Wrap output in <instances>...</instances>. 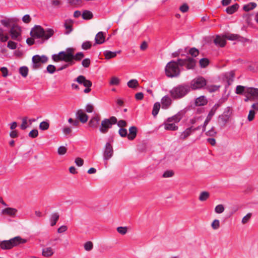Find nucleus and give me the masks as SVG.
I'll return each instance as SVG.
<instances>
[{
  "label": "nucleus",
  "mask_w": 258,
  "mask_h": 258,
  "mask_svg": "<svg viewBox=\"0 0 258 258\" xmlns=\"http://www.w3.org/2000/svg\"><path fill=\"white\" fill-rule=\"evenodd\" d=\"M196 63V60L191 57L178 59L177 61L171 60L165 66V74L169 78L178 77L181 72L179 67H185L187 70H192L194 69Z\"/></svg>",
  "instance_id": "nucleus-1"
},
{
  "label": "nucleus",
  "mask_w": 258,
  "mask_h": 258,
  "mask_svg": "<svg viewBox=\"0 0 258 258\" xmlns=\"http://www.w3.org/2000/svg\"><path fill=\"white\" fill-rule=\"evenodd\" d=\"M84 56L82 52H79L74 54V49L73 48H68L66 51H62L57 54H54L52 56V59L55 62L64 61L68 62V64L64 65L59 68L58 71H60L67 68L70 65L75 64V60L80 61Z\"/></svg>",
  "instance_id": "nucleus-2"
},
{
  "label": "nucleus",
  "mask_w": 258,
  "mask_h": 258,
  "mask_svg": "<svg viewBox=\"0 0 258 258\" xmlns=\"http://www.w3.org/2000/svg\"><path fill=\"white\" fill-rule=\"evenodd\" d=\"M55 31L51 28L44 30L41 26H35L31 31L30 34L34 38H41L44 40H47L52 37Z\"/></svg>",
  "instance_id": "nucleus-3"
},
{
  "label": "nucleus",
  "mask_w": 258,
  "mask_h": 258,
  "mask_svg": "<svg viewBox=\"0 0 258 258\" xmlns=\"http://www.w3.org/2000/svg\"><path fill=\"white\" fill-rule=\"evenodd\" d=\"M190 91V87L187 84L179 85L170 91L171 96L174 99H180Z\"/></svg>",
  "instance_id": "nucleus-4"
},
{
  "label": "nucleus",
  "mask_w": 258,
  "mask_h": 258,
  "mask_svg": "<svg viewBox=\"0 0 258 258\" xmlns=\"http://www.w3.org/2000/svg\"><path fill=\"white\" fill-rule=\"evenodd\" d=\"M27 240L21 238L20 236H16L9 240H4L0 244L2 249H11L12 247L17 246L21 243H25Z\"/></svg>",
  "instance_id": "nucleus-5"
},
{
  "label": "nucleus",
  "mask_w": 258,
  "mask_h": 258,
  "mask_svg": "<svg viewBox=\"0 0 258 258\" xmlns=\"http://www.w3.org/2000/svg\"><path fill=\"white\" fill-rule=\"evenodd\" d=\"M117 123V118L115 116H111L109 118H104L102 120L99 127V131L102 134H106L112 125Z\"/></svg>",
  "instance_id": "nucleus-6"
},
{
  "label": "nucleus",
  "mask_w": 258,
  "mask_h": 258,
  "mask_svg": "<svg viewBox=\"0 0 258 258\" xmlns=\"http://www.w3.org/2000/svg\"><path fill=\"white\" fill-rule=\"evenodd\" d=\"M113 155V150L112 145L110 143L105 144L103 151V160L105 161L104 166L107 167V160L110 159Z\"/></svg>",
  "instance_id": "nucleus-7"
},
{
  "label": "nucleus",
  "mask_w": 258,
  "mask_h": 258,
  "mask_svg": "<svg viewBox=\"0 0 258 258\" xmlns=\"http://www.w3.org/2000/svg\"><path fill=\"white\" fill-rule=\"evenodd\" d=\"M206 85V80L202 77H199L191 81L189 87L193 90H196L201 89Z\"/></svg>",
  "instance_id": "nucleus-8"
},
{
  "label": "nucleus",
  "mask_w": 258,
  "mask_h": 258,
  "mask_svg": "<svg viewBox=\"0 0 258 258\" xmlns=\"http://www.w3.org/2000/svg\"><path fill=\"white\" fill-rule=\"evenodd\" d=\"M48 60L47 57L45 55L40 56L38 55H36L32 57L33 68L37 69L39 68L41 64L47 62Z\"/></svg>",
  "instance_id": "nucleus-9"
},
{
  "label": "nucleus",
  "mask_w": 258,
  "mask_h": 258,
  "mask_svg": "<svg viewBox=\"0 0 258 258\" xmlns=\"http://www.w3.org/2000/svg\"><path fill=\"white\" fill-rule=\"evenodd\" d=\"M219 105L217 104H215L209 111L203 124L202 125V133L206 131V128L207 125L208 124L212 117L215 114L216 110L219 107Z\"/></svg>",
  "instance_id": "nucleus-10"
},
{
  "label": "nucleus",
  "mask_w": 258,
  "mask_h": 258,
  "mask_svg": "<svg viewBox=\"0 0 258 258\" xmlns=\"http://www.w3.org/2000/svg\"><path fill=\"white\" fill-rule=\"evenodd\" d=\"M10 33L13 39L20 40L21 29L19 26L13 25L10 29Z\"/></svg>",
  "instance_id": "nucleus-11"
},
{
  "label": "nucleus",
  "mask_w": 258,
  "mask_h": 258,
  "mask_svg": "<svg viewBox=\"0 0 258 258\" xmlns=\"http://www.w3.org/2000/svg\"><path fill=\"white\" fill-rule=\"evenodd\" d=\"M245 93L247 94V98L245 101H247L248 98L252 99H258V89L254 88H248L246 89Z\"/></svg>",
  "instance_id": "nucleus-12"
},
{
  "label": "nucleus",
  "mask_w": 258,
  "mask_h": 258,
  "mask_svg": "<svg viewBox=\"0 0 258 258\" xmlns=\"http://www.w3.org/2000/svg\"><path fill=\"white\" fill-rule=\"evenodd\" d=\"M168 119H166L163 123L162 126H164V129L166 131H175L178 130V126L175 124L174 122H168Z\"/></svg>",
  "instance_id": "nucleus-13"
},
{
  "label": "nucleus",
  "mask_w": 258,
  "mask_h": 258,
  "mask_svg": "<svg viewBox=\"0 0 258 258\" xmlns=\"http://www.w3.org/2000/svg\"><path fill=\"white\" fill-rule=\"evenodd\" d=\"M79 84L83 85L84 87H91L92 82L87 80L85 77L82 75L78 76L75 80Z\"/></svg>",
  "instance_id": "nucleus-14"
},
{
  "label": "nucleus",
  "mask_w": 258,
  "mask_h": 258,
  "mask_svg": "<svg viewBox=\"0 0 258 258\" xmlns=\"http://www.w3.org/2000/svg\"><path fill=\"white\" fill-rule=\"evenodd\" d=\"M18 212L17 209L13 208H6L1 211V214L3 215L9 216L12 217H15Z\"/></svg>",
  "instance_id": "nucleus-15"
},
{
  "label": "nucleus",
  "mask_w": 258,
  "mask_h": 258,
  "mask_svg": "<svg viewBox=\"0 0 258 258\" xmlns=\"http://www.w3.org/2000/svg\"><path fill=\"white\" fill-rule=\"evenodd\" d=\"M192 126H190L186 128L184 131L180 134L179 139L180 140L184 141L192 135Z\"/></svg>",
  "instance_id": "nucleus-16"
},
{
  "label": "nucleus",
  "mask_w": 258,
  "mask_h": 258,
  "mask_svg": "<svg viewBox=\"0 0 258 258\" xmlns=\"http://www.w3.org/2000/svg\"><path fill=\"white\" fill-rule=\"evenodd\" d=\"M172 100L168 96H164L161 99L162 108L167 109L171 104Z\"/></svg>",
  "instance_id": "nucleus-17"
},
{
  "label": "nucleus",
  "mask_w": 258,
  "mask_h": 258,
  "mask_svg": "<svg viewBox=\"0 0 258 258\" xmlns=\"http://www.w3.org/2000/svg\"><path fill=\"white\" fill-rule=\"evenodd\" d=\"M106 33L100 31L95 36V44H101L104 42Z\"/></svg>",
  "instance_id": "nucleus-18"
},
{
  "label": "nucleus",
  "mask_w": 258,
  "mask_h": 258,
  "mask_svg": "<svg viewBox=\"0 0 258 258\" xmlns=\"http://www.w3.org/2000/svg\"><path fill=\"white\" fill-rule=\"evenodd\" d=\"M74 24L73 20L71 19H67L65 20L64 27L66 30V34H70L73 31V25Z\"/></svg>",
  "instance_id": "nucleus-19"
},
{
  "label": "nucleus",
  "mask_w": 258,
  "mask_h": 258,
  "mask_svg": "<svg viewBox=\"0 0 258 258\" xmlns=\"http://www.w3.org/2000/svg\"><path fill=\"white\" fill-rule=\"evenodd\" d=\"M77 116L78 119L82 123H85L88 120V115L82 110H79L77 111Z\"/></svg>",
  "instance_id": "nucleus-20"
},
{
  "label": "nucleus",
  "mask_w": 258,
  "mask_h": 258,
  "mask_svg": "<svg viewBox=\"0 0 258 258\" xmlns=\"http://www.w3.org/2000/svg\"><path fill=\"white\" fill-rule=\"evenodd\" d=\"M225 78L226 80L228 85H230L232 84L233 81L234 76H235V72L234 71H231L229 72H227L225 74Z\"/></svg>",
  "instance_id": "nucleus-21"
},
{
  "label": "nucleus",
  "mask_w": 258,
  "mask_h": 258,
  "mask_svg": "<svg viewBox=\"0 0 258 258\" xmlns=\"http://www.w3.org/2000/svg\"><path fill=\"white\" fill-rule=\"evenodd\" d=\"M225 37H221L220 36H217L214 40V42L215 45L220 47H223L226 43Z\"/></svg>",
  "instance_id": "nucleus-22"
},
{
  "label": "nucleus",
  "mask_w": 258,
  "mask_h": 258,
  "mask_svg": "<svg viewBox=\"0 0 258 258\" xmlns=\"http://www.w3.org/2000/svg\"><path fill=\"white\" fill-rule=\"evenodd\" d=\"M207 99L204 96H201L197 98L195 100V105L197 106H204L207 104Z\"/></svg>",
  "instance_id": "nucleus-23"
},
{
  "label": "nucleus",
  "mask_w": 258,
  "mask_h": 258,
  "mask_svg": "<svg viewBox=\"0 0 258 258\" xmlns=\"http://www.w3.org/2000/svg\"><path fill=\"white\" fill-rule=\"evenodd\" d=\"M120 50L114 52H112L109 50H105L103 52V54L105 59H109L110 58L115 57L116 56L117 54L120 53Z\"/></svg>",
  "instance_id": "nucleus-24"
},
{
  "label": "nucleus",
  "mask_w": 258,
  "mask_h": 258,
  "mask_svg": "<svg viewBox=\"0 0 258 258\" xmlns=\"http://www.w3.org/2000/svg\"><path fill=\"white\" fill-rule=\"evenodd\" d=\"M100 120V117L98 114L93 116L89 122V125L92 127H96Z\"/></svg>",
  "instance_id": "nucleus-25"
},
{
  "label": "nucleus",
  "mask_w": 258,
  "mask_h": 258,
  "mask_svg": "<svg viewBox=\"0 0 258 258\" xmlns=\"http://www.w3.org/2000/svg\"><path fill=\"white\" fill-rule=\"evenodd\" d=\"M229 118L230 117H228V115L221 114L219 115L218 117V122L221 125V126H224L229 121Z\"/></svg>",
  "instance_id": "nucleus-26"
},
{
  "label": "nucleus",
  "mask_w": 258,
  "mask_h": 258,
  "mask_svg": "<svg viewBox=\"0 0 258 258\" xmlns=\"http://www.w3.org/2000/svg\"><path fill=\"white\" fill-rule=\"evenodd\" d=\"M137 130L135 126H131L129 128V134L127 135V138L130 140H134L137 136Z\"/></svg>",
  "instance_id": "nucleus-27"
},
{
  "label": "nucleus",
  "mask_w": 258,
  "mask_h": 258,
  "mask_svg": "<svg viewBox=\"0 0 258 258\" xmlns=\"http://www.w3.org/2000/svg\"><path fill=\"white\" fill-rule=\"evenodd\" d=\"M181 114L178 113L171 117H168L167 119H168V122H172L176 124L181 120Z\"/></svg>",
  "instance_id": "nucleus-28"
},
{
  "label": "nucleus",
  "mask_w": 258,
  "mask_h": 258,
  "mask_svg": "<svg viewBox=\"0 0 258 258\" xmlns=\"http://www.w3.org/2000/svg\"><path fill=\"white\" fill-rule=\"evenodd\" d=\"M54 253L53 249L50 247H46L42 249V255L45 257H49L53 255Z\"/></svg>",
  "instance_id": "nucleus-29"
},
{
  "label": "nucleus",
  "mask_w": 258,
  "mask_h": 258,
  "mask_svg": "<svg viewBox=\"0 0 258 258\" xmlns=\"http://www.w3.org/2000/svg\"><path fill=\"white\" fill-rule=\"evenodd\" d=\"M59 219V215L57 213H54L50 217V223L51 226H54Z\"/></svg>",
  "instance_id": "nucleus-30"
},
{
  "label": "nucleus",
  "mask_w": 258,
  "mask_h": 258,
  "mask_svg": "<svg viewBox=\"0 0 258 258\" xmlns=\"http://www.w3.org/2000/svg\"><path fill=\"white\" fill-rule=\"evenodd\" d=\"M256 6L257 5L255 3L250 2L246 5H244L243 7V10L245 12H248L253 10L256 8Z\"/></svg>",
  "instance_id": "nucleus-31"
},
{
  "label": "nucleus",
  "mask_w": 258,
  "mask_h": 258,
  "mask_svg": "<svg viewBox=\"0 0 258 258\" xmlns=\"http://www.w3.org/2000/svg\"><path fill=\"white\" fill-rule=\"evenodd\" d=\"M238 8L239 5L237 4H235L227 7L226 9V11L229 14H232L237 10Z\"/></svg>",
  "instance_id": "nucleus-32"
},
{
  "label": "nucleus",
  "mask_w": 258,
  "mask_h": 258,
  "mask_svg": "<svg viewBox=\"0 0 258 258\" xmlns=\"http://www.w3.org/2000/svg\"><path fill=\"white\" fill-rule=\"evenodd\" d=\"M210 197V194L208 191H202L201 192L199 200L201 202L206 201Z\"/></svg>",
  "instance_id": "nucleus-33"
},
{
  "label": "nucleus",
  "mask_w": 258,
  "mask_h": 258,
  "mask_svg": "<svg viewBox=\"0 0 258 258\" xmlns=\"http://www.w3.org/2000/svg\"><path fill=\"white\" fill-rule=\"evenodd\" d=\"M9 39L8 35L5 33V30L0 28V41L6 42Z\"/></svg>",
  "instance_id": "nucleus-34"
},
{
  "label": "nucleus",
  "mask_w": 258,
  "mask_h": 258,
  "mask_svg": "<svg viewBox=\"0 0 258 258\" xmlns=\"http://www.w3.org/2000/svg\"><path fill=\"white\" fill-rule=\"evenodd\" d=\"M127 86L130 88H136L139 86V83L136 79H132L127 83Z\"/></svg>",
  "instance_id": "nucleus-35"
},
{
  "label": "nucleus",
  "mask_w": 258,
  "mask_h": 258,
  "mask_svg": "<svg viewBox=\"0 0 258 258\" xmlns=\"http://www.w3.org/2000/svg\"><path fill=\"white\" fill-rule=\"evenodd\" d=\"M160 104L159 102H156L154 104L152 110V115L154 116H156L158 114L160 110Z\"/></svg>",
  "instance_id": "nucleus-36"
},
{
  "label": "nucleus",
  "mask_w": 258,
  "mask_h": 258,
  "mask_svg": "<svg viewBox=\"0 0 258 258\" xmlns=\"http://www.w3.org/2000/svg\"><path fill=\"white\" fill-rule=\"evenodd\" d=\"M82 18L85 20H90L93 17L92 13L89 11H84L82 13Z\"/></svg>",
  "instance_id": "nucleus-37"
},
{
  "label": "nucleus",
  "mask_w": 258,
  "mask_h": 258,
  "mask_svg": "<svg viewBox=\"0 0 258 258\" xmlns=\"http://www.w3.org/2000/svg\"><path fill=\"white\" fill-rule=\"evenodd\" d=\"M49 127V123L48 120L43 121L39 124V128L42 131H45L48 129Z\"/></svg>",
  "instance_id": "nucleus-38"
},
{
  "label": "nucleus",
  "mask_w": 258,
  "mask_h": 258,
  "mask_svg": "<svg viewBox=\"0 0 258 258\" xmlns=\"http://www.w3.org/2000/svg\"><path fill=\"white\" fill-rule=\"evenodd\" d=\"M120 80L117 77L113 76L111 77L109 82V85L111 86L118 85L120 83Z\"/></svg>",
  "instance_id": "nucleus-39"
},
{
  "label": "nucleus",
  "mask_w": 258,
  "mask_h": 258,
  "mask_svg": "<svg viewBox=\"0 0 258 258\" xmlns=\"http://www.w3.org/2000/svg\"><path fill=\"white\" fill-rule=\"evenodd\" d=\"M200 66L201 68H204L207 67L209 64V60L208 58H203L199 61Z\"/></svg>",
  "instance_id": "nucleus-40"
},
{
  "label": "nucleus",
  "mask_w": 258,
  "mask_h": 258,
  "mask_svg": "<svg viewBox=\"0 0 258 258\" xmlns=\"http://www.w3.org/2000/svg\"><path fill=\"white\" fill-rule=\"evenodd\" d=\"M20 74L23 77H26L28 73V68L27 67H22L19 69Z\"/></svg>",
  "instance_id": "nucleus-41"
},
{
  "label": "nucleus",
  "mask_w": 258,
  "mask_h": 258,
  "mask_svg": "<svg viewBox=\"0 0 258 258\" xmlns=\"http://www.w3.org/2000/svg\"><path fill=\"white\" fill-rule=\"evenodd\" d=\"M225 37L229 40H235L238 39L239 36L237 34H227L225 35Z\"/></svg>",
  "instance_id": "nucleus-42"
},
{
  "label": "nucleus",
  "mask_w": 258,
  "mask_h": 258,
  "mask_svg": "<svg viewBox=\"0 0 258 258\" xmlns=\"http://www.w3.org/2000/svg\"><path fill=\"white\" fill-rule=\"evenodd\" d=\"M246 89L244 86L238 85L236 87L235 93L237 94H241L246 91Z\"/></svg>",
  "instance_id": "nucleus-43"
},
{
  "label": "nucleus",
  "mask_w": 258,
  "mask_h": 258,
  "mask_svg": "<svg viewBox=\"0 0 258 258\" xmlns=\"http://www.w3.org/2000/svg\"><path fill=\"white\" fill-rule=\"evenodd\" d=\"M205 134L207 136L215 137L217 135V132L215 130V127L213 126L210 130L206 132Z\"/></svg>",
  "instance_id": "nucleus-44"
},
{
  "label": "nucleus",
  "mask_w": 258,
  "mask_h": 258,
  "mask_svg": "<svg viewBox=\"0 0 258 258\" xmlns=\"http://www.w3.org/2000/svg\"><path fill=\"white\" fill-rule=\"evenodd\" d=\"M224 207L223 205L219 204L216 206L215 212L217 214H221L224 211Z\"/></svg>",
  "instance_id": "nucleus-45"
},
{
  "label": "nucleus",
  "mask_w": 258,
  "mask_h": 258,
  "mask_svg": "<svg viewBox=\"0 0 258 258\" xmlns=\"http://www.w3.org/2000/svg\"><path fill=\"white\" fill-rule=\"evenodd\" d=\"M92 46V43L90 41H87L84 42L82 44V48L84 50H88Z\"/></svg>",
  "instance_id": "nucleus-46"
},
{
  "label": "nucleus",
  "mask_w": 258,
  "mask_h": 258,
  "mask_svg": "<svg viewBox=\"0 0 258 258\" xmlns=\"http://www.w3.org/2000/svg\"><path fill=\"white\" fill-rule=\"evenodd\" d=\"M27 123L28 118L27 117H23L22 119V122L20 126L22 130H25V129H26L28 127Z\"/></svg>",
  "instance_id": "nucleus-47"
},
{
  "label": "nucleus",
  "mask_w": 258,
  "mask_h": 258,
  "mask_svg": "<svg viewBox=\"0 0 258 258\" xmlns=\"http://www.w3.org/2000/svg\"><path fill=\"white\" fill-rule=\"evenodd\" d=\"M211 226L214 230L218 229L220 227L219 220L217 219L214 220L211 224Z\"/></svg>",
  "instance_id": "nucleus-48"
},
{
  "label": "nucleus",
  "mask_w": 258,
  "mask_h": 258,
  "mask_svg": "<svg viewBox=\"0 0 258 258\" xmlns=\"http://www.w3.org/2000/svg\"><path fill=\"white\" fill-rule=\"evenodd\" d=\"M219 86L217 85H208L207 86V89L210 92H214L218 90Z\"/></svg>",
  "instance_id": "nucleus-49"
},
{
  "label": "nucleus",
  "mask_w": 258,
  "mask_h": 258,
  "mask_svg": "<svg viewBox=\"0 0 258 258\" xmlns=\"http://www.w3.org/2000/svg\"><path fill=\"white\" fill-rule=\"evenodd\" d=\"M117 231L121 235H124L127 231L126 227H118L117 228Z\"/></svg>",
  "instance_id": "nucleus-50"
},
{
  "label": "nucleus",
  "mask_w": 258,
  "mask_h": 258,
  "mask_svg": "<svg viewBox=\"0 0 258 258\" xmlns=\"http://www.w3.org/2000/svg\"><path fill=\"white\" fill-rule=\"evenodd\" d=\"M251 213L247 214L242 219L241 222L242 224H246L248 222L251 217Z\"/></svg>",
  "instance_id": "nucleus-51"
},
{
  "label": "nucleus",
  "mask_w": 258,
  "mask_h": 258,
  "mask_svg": "<svg viewBox=\"0 0 258 258\" xmlns=\"http://www.w3.org/2000/svg\"><path fill=\"white\" fill-rule=\"evenodd\" d=\"M84 248L87 251H90L93 248V243L91 241H88L84 244Z\"/></svg>",
  "instance_id": "nucleus-52"
},
{
  "label": "nucleus",
  "mask_w": 258,
  "mask_h": 258,
  "mask_svg": "<svg viewBox=\"0 0 258 258\" xmlns=\"http://www.w3.org/2000/svg\"><path fill=\"white\" fill-rule=\"evenodd\" d=\"M91 63L90 59L88 58H85L82 61V64L84 68H88Z\"/></svg>",
  "instance_id": "nucleus-53"
},
{
  "label": "nucleus",
  "mask_w": 258,
  "mask_h": 258,
  "mask_svg": "<svg viewBox=\"0 0 258 258\" xmlns=\"http://www.w3.org/2000/svg\"><path fill=\"white\" fill-rule=\"evenodd\" d=\"M17 43L12 41H9L8 42V47L9 48L11 49H15L17 48Z\"/></svg>",
  "instance_id": "nucleus-54"
},
{
  "label": "nucleus",
  "mask_w": 258,
  "mask_h": 258,
  "mask_svg": "<svg viewBox=\"0 0 258 258\" xmlns=\"http://www.w3.org/2000/svg\"><path fill=\"white\" fill-rule=\"evenodd\" d=\"M38 136V132L37 130H32L29 133V136L32 138H35Z\"/></svg>",
  "instance_id": "nucleus-55"
},
{
  "label": "nucleus",
  "mask_w": 258,
  "mask_h": 258,
  "mask_svg": "<svg viewBox=\"0 0 258 258\" xmlns=\"http://www.w3.org/2000/svg\"><path fill=\"white\" fill-rule=\"evenodd\" d=\"M11 21L10 19H3L1 21V23L6 27H9L10 26Z\"/></svg>",
  "instance_id": "nucleus-56"
},
{
  "label": "nucleus",
  "mask_w": 258,
  "mask_h": 258,
  "mask_svg": "<svg viewBox=\"0 0 258 258\" xmlns=\"http://www.w3.org/2000/svg\"><path fill=\"white\" fill-rule=\"evenodd\" d=\"M189 53L191 55L194 57H196L199 53V50L195 48H191L189 50Z\"/></svg>",
  "instance_id": "nucleus-57"
},
{
  "label": "nucleus",
  "mask_w": 258,
  "mask_h": 258,
  "mask_svg": "<svg viewBox=\"0 0 258 258\" xmlns=\"http://www.w3.org/2000/svg\"><path fill=\"white\" fill-rule=\"evenodd\" d=\"M67 152V149L64 146H60L58 149V154L60 155H63Z\"/></svg>",
  "instance_id": "nucleus-58"
},
{
  "label": "nucleus",
  "mask_w": 258,
  "mask_h": 258,
  "mask_svg": "<svg viewBox=\"0 0 258 258\" xmlns=\"http://www.w3.org/2000/svg\"><path fill=\"white\" fill-rule=\"evenodd\" d=\"M55 67L54 66L49 64L47 67V71L50 74H53L55 71Z\"/></svg>",
  "instance_id": "nucleus-59"
},
{
  "label": "nucleus",
  "mask_w": 258,
  "mask_h": 258,
  "mask_svg": "<svg viewBox=\"0 0 258 258\" xmlns=\"http://www.w3.org/2000/svg\"><path fill=\"white\" fill-rule=\"evenodd\" d=\"M174 174V173L172 171L167 170L164 172L163 174V177L165 178L170 177H172Z\"/></svg>",
  "instance_id": "nucleus-60"
},
{
  "label": "nucleus",
  "mask_w": 258,
  "mask_h": 258,
  "mask_svg": "<svg viewBox=\"0 0 258 258\" xmlns=\"http://www.w3.org/2000/svg\"><path fill=\"white\" fill-rule=\"evenodd\" d=\"M255 116V112L253 110H250L248 115V119L249 121H252Z\"/></svg>",
  "instance_id": "nucleus-61"
},
{
  "label": "nucleus",
  "mask_w": 258,
  "mask_h": 258,
  "mask_svg": "<svg viewBox=\"0 0 258 258\" xmlns=\"http://www.w3.org/2000/svg\"><path fill=\"white\" fill-rule=\"evenodd\" d=\"M119 134L122 137H125L127 135V130L125 128H121L119 130Z\"/></svg>",
  "instance_id": "nucleus-62"
},
{
  "label": "nucleus",
  "mask_w": 258,
  "mask_h": 258,
  "mask_svg": "<svg viewBox=\"0 0 258 258\" xmlns=\"http://www.w3.org/2000/svg\"><path fill=\"white\" fill-rule=\"evenodd\" d=\"M93 106L91 104H88L85 107L86 111L88 113H91L93 111Z\"/></svg>",
  "instance_id": "nucleus-63"
},
{
  "label": "nucleus",
  "mask_w": 258,
  "mask_h": 258,
  "mask_svg": "<svg viewBox=\"0 0 258 258\" xmlns=\"http://www.w3.org/2000/svg\"><path fill=\"white\" fill-rule=\"evenodd\" d=\"M75 163L78 166H82L83 165L84 161L80 158H77L75 159Z\"/></svg>",
  "instance_id": "nucleus-64"
}]
</instances>
